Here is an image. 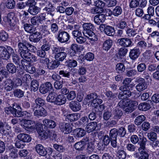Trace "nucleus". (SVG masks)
<instances>
[{"label":"nucleus","instance_id":"c03bdc74","mask_svg":"<svg viewBox=\"0 0 159 159\" xmlns=\"http://www.w3.org/2000/svg\"><path fill=\"white\" fill-rule=\"evenodd\" d=\"M146 120V117L143 115H140L137 116L134 120L135 124L139 125Z\"/></svg>","mask_w":159,"mask_h":159},{"label":"nucleus","instance_id":"f8f14e48","mask_svg":"<svg viewBox=\"0 0 159 159\" xmlns=\"http://www.w3.org/2000/svg\"><path fill=\"white\" fill-rule=\"evenodd\" d=\"M118 44L121 46L125 47H131L132 46V42L131 39L128 38H122L117 40Z\"/></svg>","mask_w":159,"mask_h":159},{"label":"nucleus","instance_id":"c85d7f7f","mask_svg":"<svg viewBox=\"0 0 159 159\" xmlns=\"http://www.w3.org/2000/svg\"><path fill=\"white\" fill-rule=\"evenodd\" d=\"M67 56V54L64 52V51H62L56 54L54 56V58L57 61H63Z\"/></svg>","mask_w":159,"mask_h":159},{"label":"nucleus","instance_id":"f03ea898","mask_svg":"<svg viewBox=\"0 0 159 159\" xmlns=\"http://www.w3.org/2000/svg\"><path fill=\"white\" fill-rule=\"evenodd\" d=\"M28 43L24 40L18 43V52L22 58H27L30 54V52H28Z\"/></svg>","mask_w":159,"mask_h":159},{"label":"nucleus","instance_id":"2eb2a0df","mask_svg":"<svg viewBox=\"0 0 159 159\" xmlns=\"http://www.w3.org/2000/svg\"><path fill=\"white\" fill-rule=\"evenodd\" d=\"M69 106L70 109L74 112L80 111L81 108L80 104L76 101H72L69 104Z\"/></svg>","mask_w":159,"mask_h":159},{"label":"nucleus","instance_id":"f257e3e1","mask_svg":"<svg viewBox=\"0 0 159 159\" xmlns=\"http://www.w3.org/2000/svg\"><path fill=\"white\" fill-rule=\"evenodd\" d=\"M83 27L84 30L82 32L84 36L90 40V43H93L98 40L97 36L93 31L94 28L93 25L91 23H84Z\"/></svg>","mask_w":159,"mask_h":159},{"label":"nucleus","instance_id":"864d4df0","mask_svg":"<svg viewBox=\"0 0 159 159\" xmlns=\"http://www.w3.org/2000/svg\"><path fill=\"white\" fill-rule=\"evenodd\" d=\"M117 156L120 159H125L126 153L123 149H120L117 152Z\"/></svg>","mask_w":159,"mask_h":159},{"label":"nucleus","instance_id":"49530a36","mask_svg":"<svg viewBox=\"0 0 159 159\" xmlns=\"http://www.w3.org/2000/svg\"><path fill=\"white\" fill-rule=\"evenodd\" d=\"M75 131L76 133L75 134L77 138L82 137L85 134L86 132L85 130L81 128H77Z\"/></svg>","mask_w":159,"mask_h":159},{"label":"nucleus","instance_id":"e2e57ef3","mask_svg":"<svg viewBox=\"0 0 159 159\" xmlns=\"http://www.w3.org/2000/svg\"><path fill=\"white\" fill-rule=\"evenodd\" d=\"M52 50L53 53L55 54L62 51H65V48L63 47H59L57 46H53L52 48Z\"/></svg>","mask_w":159,"mask_h":159},{"label":"nucleus","instance_id":"338daca9","mask_svg":"<svg viewBox=\"0 0 159 159\" xmlns=\"http://www.w3.org/2000/svg\"><path fill=\"white\" fill-rule=\"evenodd\" d=\"M125 69L124 65L122 63H119L116 65V70L119 73H121L124 72Z\"/></svg>","mask_w":159,"mask_h":159},{"label":"nucleus","instance_id":"c756f323","mask_svg":"<svg viewBox=\"0 0 159 159\" xmlns=\"http://www.w3.org/2000/svg\"><path fill=\"white\" fill-rule=\"evenodd\" d=\"M60 62L59 61L56 60L52 61L51 62H48L47 63V67L49 70H53L57 68L60 64Z\"/></svg>","mask_w":159,"mask_h":159},{"label":"nucleus","instance_id":"5fc2aeb1","mask_svg":"<svg viewBox=\"0 0 159 159\" xmlns=\"http://www.w3.org/2000/svg\"><path fill=\"white\" fill-rule=\"evenodd\" d=\"M122 12V10L120 6H117L112 11L113 14L115 16H117L120 15Z\"/></svg>","mask_w":159,"mask_h":159},{"label":"nucleus","instance_id":"4d7b16f0","mask_svg":"<svg viewBox=\"0 0 159 159\" xmlns=\"http://www.w3.org/2000/svg\"><path fill=\"white\" fill-rule=\"evenodd\" d=\"M7 7L9 9L14 8L16 6V2L14 0H7L6 4Z\"/></svg>","mask_w":159,"mask_h":159},{"label":"nucleus","instance_id":"6e6d98bb","mask_svg":"<svg viewBox=\"0 0 159 159\" xmlns=\"http://www.w3.org/2000/svg\"><path fill=\"white\" fill-rule=\"evenodd\" d=\"M84 143L81 141L75 143L74 147L77 150L82 151L84 149Z\"/></svg>","mask_w":159,"mask_h":159},{"label":"nucleus","instance_id":"a19ab883","mask_svg":"<svg viewBox=\"0 0 159 159\" xmlns=\"http://www.w3.org/2000/svg\"><path fill=\"white\" fill-rule=\"evenodd\" d=\"M39 84L38 81L35 80H33L30 84V88L31 91H36L39 89Z\"/></svg>","mask_w":159,"mask_h":159},{"label":"nucleus","instance_id":"a211bd4d","mask_svg":"<svg viewBox=\"0 0 159 159\" xmlns=\"http://www.w3.org/2000/svg\"><path fill=\"white\" fill-rule=\"evenodd\" d=\"M17 139L24 143L30 142L31 138L29 134L25 133H20L17 136Z\"/></svg>","mask_w":159,"mask_h":159},{"label":"nucleus","instance_id":"de8ad7c7","mask_svg":"<svg viewBox=\"0 0 159 159\" xmlns=\"http://www.w3.org/2000/svg\"><path fill=\"white\" fill-rule=\"evenodd\" d=\"M136 32V30L128 27H127L126 31V34L128 37H130L134 36L137 34Z\"/></svg>","mask_w":159,"mask_h":159},{"label":"nucleus","instance_id":"9b49d317","mask_svg":"<svg viewBox=\"0 0 159 159\" xmlns=\"http://www.w3.org/2000/svg\"><path fill=\"white\" fill-rule=\"evenodd\" d=\"M139 139L138 143L139 145V147L138 149V150L139 152H142V151H145V149L147 139L143 135H139Z\"/></svg>","mask_w":159,"mask_h":159},{"label":"nucleus","instance_id":"f3484780","mask_svg":"<svg viewBox=\"0 0 159 159\" xmlns=\"http://www.w3.org/2000/svg\"><path fill=\"white\" fill-rule=\"evenodd\" d=\"M8 150L9 151V157L12 158H16L18 157V150L12 145H10L8 147Z\"/></svg>","mask_w":159,"mask_h":159},{"label":"nucleus","instance_id":"393cba45","mask_svg":"<svg viewBox=\"0 0 159 159\" xmlns=\"http://www.w3.org/2000/svg\"><path fill=\"white\" fill-rule=\"evenodd\" d=\"M97 127V123L96 122L93 121L88 123L85 128L86 131L88 133H90L94 131Z\"/></svg>","mask_w":159,"mask_h":159},{"label":"nucleus","instance_id":"dca6fc26","mask_svg":"<svg viewBox=\"0 0 159 159\" xmlns=\"http://www.w3.org/2000/svg\"><path fill=\"white\" fill-rule=\"evenodd\" d=\"M141 51L139 48L137 47L134 48L132 49L131 50L129 54V56L130 58L133 60H135L139 56Z\"/></svg>","mask_w":159,"mask_h":159},{"label":"nucleus","instance_id":"1a4fd4ad","mask_svg":"<svg viewBox=\"0 0 159 159\" xmlns=\"http://www.w3.org/2000/svg\"><path fill=\"white\" fill-rule=\"evenodd\" d=\"M135 82L138 83L136 86V89L138 91H143L147 88V85L144 79L141 78H137Z\"/></svg>","mask_w":159,"mask_h":159},{"label":"nucleus","instance_id":"69168bd1","mask_svg":"<svg viewBox=\"0 0 159 159\" xmlns=\"http://www.w3.org/2000/svg\"><path fill=\"white\" fill-rule=\"evenodd\" d=\"M55 95L54 93L51 92L48 94L47 98V100L48 102H54L55 104L56 98L55 97Z\"/></svg>","mask_w":159,"mask_h":159},{"label":"nucleus","instance_id":"20e7f679","mask_svg":"<svg viewBox=\"0 0 159 159\" xmlns=\"http://www.w3.org/2000/svg\"><path fill=\"white\" fill-rule=\"evenodd\" d=\"M57 38L61 43H67L70 39V35L67 32L60 30L57 34Z\"/></svg>","mask_w":159,"mask_h":159},{"label":"nucleus","instance_id":"4be33fe9","mask_svg":"<svg viewBox=\"0 0 159 159\" xmlns=\"http://www.w3.org/2000/svg\"><path fill=\"white\" fill-rule=\"evenodd\" d=\"M36 109L34 111V115L38 117L39 116H45L47 114L46 110L43 107Z\"/></svg>","mask_w":159,"mask_h":159},{"label":"nucleus","instance_id":"473e14b6","mask_svg":"<svg viewBox=\"0 0 159 159\" xmlns=\"http://www.w3.org/2000/svg\"><path fill=\"white\" fill-rule=\"evenodd\" d=\"M23 26L25 30L28 33L31 34L35 31V28L30 24H25L23 25Z\"/></svg>","mask_w":159,"mask_h":159},{"label":"nucleus","instance_id":"72a5a7b5","mask_svg":"<svg viewBox=\"0 0 159 159\" xmlns=\"http://www.w3.org/2000/svg\"><path fill=\"white\" fill-rule=\"evenodd\" d=\"M12 115L16 117L17 115L21 111L20 106L17 103H14L12 105Z\"/></svg>","mask_w":159,"mask_h":159},{"label":"nucleus","instance_id":"774afa93","mask_svg":"<svg viewBox=\"0 0 159 159\" xmlns=\"http://www.w3.org/2000/svg\"><path fill=\"white\" fill-rule=\"evenodd\" d=\"M121 99L118 103L119 106L121 108H126L128 105V102L126 101V99Z\"/></svg>","mask_w":159,"mask_h":159},{"label":"nucleus","instance_id":"ddd939ff","mask_svg":"<svg viewBox=\"0 0 159 159\" xmlns=\"http://www.w3.org/2000/svg\"><path fill=\"white\" fill-rule=\"evenodd\" d=\"M59 128L65 134H69L72 131L71 125L69 123L65 124L62 123H60Z\"/></svg>","mask_w":159,"mask_h":159},{"label":"nucleus","instance_id":"bb28decb","mask_svg":"<svg viewBox=\"0 0 159 159\" xmlns=\"http://www.w3.org/2000/svg\"><path fill=\"white\" fill-rule=\"evenodd\" d=\"M106 19L105 15L101 14L96 15L94 18V21L96 24L100 25L101 23L103 22Z\"/></svg>","mask_w":159,"mask_h":159},{"label":"nucleus","instance_id":"bf43d9fd","mask_svg":"<svg viewBox=\"0 0 159 159\" xmlns=\"http://www.w3.org/2000/svg\"><path fill=\"white\" fill-rule=\"evenodd\" d=\"M117 133L118 136L120 137H123L125 135L126 133V131L124 127H121L118 130L117 129Z\"/></svg>","mask_w":159,"mask_h":159},{"label":"nucleus","instance_id":"4468645a","mask_svg":"<svg viewBox=\"0 0 159 159\" xmlns=\"http://www.w3.org/2000/svg\"><path fill=\"white\" fill-rule=\"evenodd\" d=\"M138 104V102L136 101H129L127 108L125 109V112L127 113L131 112L137 108Z\"/></svg>","mask_w":159,"mask_h":159},{"label":"nucleus","instance_id":"7ed1b4c3","mask_svg":"<svg viewBox=\"0 0 159 159\" xmlns=\"http://www.w3.org/2000/svg\"><path fill=\"white\" fill-rule=\"evenodd\" d=\"M20 123L25 130L29 131L35 128L36 125L35 121L26 119L22 120L20 121Z\"/></svg>","mask_w":159,"mask_h":159},{"label":"nucleus","instance_id":"5701e85b","mask_svg":"<svg viewBox=\"0 0 159 159\" xmlns=\"http://www.w3.org/2000/svg\"><path fill=\"white\" fill-rule=\"evenodd\" d=\"M55 101V104L61 105L64 104L66 102V99L64 95L60 94L56 98Z\"/></svg>","mask_w":159,"mask_h":159},{"label":"nucleus","instance_id":"9d476101","mask_svg":"<svg viewBox=\"0 0 159 159\" xmlns=\"http://www.w3.org/2000/svg\"><path fill=\"white\" fill-rule=\"evenodd\" d=\"M53 88L52 84L50 82H48L44 84H41L39 87V90L41 93L45 94L50 91Z\"/></svg>","mask_w":159,"mask_h":159},{"label":"nucleus","instance_id":"0eeeda50","mask_svg":"<svg viewBox=\"0 0 159 159\" xmlns=\"http://www.w3.org/2000/svg\"><path fill=\"white\" fill-rule=\"evenodd\" d=\"M118 136L117 129L113 128L111 129L109 133V136L111 139V146L114 148L117 146V137Z\"/></svg>","mask_w":159,"mask_h":159},{"label":"nucleus","instance_id":"8fccbe9b","mask_svg":"<svg viewBox=\"0 0 159 159\" xmlns=\"http://www.w3.org/2000/svg\"><path fill=\"white\" fill-rule=\"evenodd\" d=\"M25 92L20 89H15L13 92L14 96L18 98H22L24 95Z\"/></svg>","mask_w":159,"mask_h":159},{"label":"nucleus","instance_id":"423d86ee","mask_svg":"<svg viewBox=\"0 0 159 159\" xmlns=\"http://www.w3.org/2000/svg\"><path fill=\"white\" fill-rule=\"evenodd\" d=\"M46 19L45 15L44 14L33 17L30 19L31 24L34 25H38L39 24H42Z\"/></svg>","mask_w":159,"mask_h":159},{"label":"nucleus","instance_id":"79ce46f5","mask_svg":"<svg viewBox=\"0 0 159 159\" xmlns=\"http://www.w3.org/2000/svg\"><path fill=\"white\" fill-rule=\"evenodd\" d=\"M104 94L108 98V100H114L117 96V93H114L111 91H106Z\"/></svg>","mask_w":159,"mask_h":159},{"label":"nucleus","instance_id":"cd10ccee","mask_svg":"<svg viewBox=\"0 0 159 159\" xmlns=\"http://www.w3.org/2000/svg\"><path fill=\"white\" fill-rule=\"evenodd\" d=\"M131 93L129 90H124L119 93L118 97L119 99H126L130 97Z\"/></svg>","mask_w":159,"mask_h":159},{"label":"nucleus","instance_id":"ea45409f","mask_svg":"<svg viewBox=\"0 0 159 159\" xmlns=\"http://www.w3.org/2000/svg\"><path fill=\"white\" fill-rule=\"evenodd\" d=\"M114 118L115 119L118 120L121 118L123 113L122 111L118 108L115 109L114 111Z\"/></svg>","mask_w":159,"mask_h":159},{"label":"nucleus","instance_id":"6ab92c4d","mask_svg":"<svg viewBox=\"0 0 159 159\" xmlns=\"http://www.w3.org/2000/svg\"><path fill=\"white\" fill-rule=\"evenodd\" d=\"M14 86V82L11 79H7L4 82V89L7 91H11Z\"/></svg>","mask_w":159,"mask_h":159},{"label":"nucleus","instance_id":"052dcab7","mask_svg":"<svg viewBox=\"0 0 159 159\" xmlns=\"http://www.w3.org/2000/svg\"><path fill=\"white\" fill-rule=\"evenodd\" d=\"M67 63L68 67L70 68L75 67L77 65V62L76 60L74 59H69L66 61Z\"/></svg>","mask_w":159,"mask_h":159},{"label":"nucleus","instance_id":"39448f33","mask_svg":"<svg viewBox=\"0 0 159 159\" xmlns=\"http://www.w3.org/2000/svg\"><path fill=\"white\" fill-rule=\"evenodd\" d=\"M4 20L5 22L12 27L14 26L18 21V19L15 16L14 13L13 12L8 13L7 16H5Z\"/></svg>","mask_w":159,"mask_h":159},{"label":"nucleus","instance_id":"a878e982","mask_svg":"<svg viewBox=\"0 0 159 159\" xmlns=\"http://www.w3.org/2000/svg\"><path fill=\"white\" fill-rule=\"evenodd\" d=\"M35 149L36 152L40 155L45 156L46 155L47 151L42 145L40 144L37 145L36 146Z\"/></svg>","mask_w":159,"mask_h":159},{"label":"nucleus","instance_id":"680f3d73","mask_svg":"<svg viewBox=\"0 0 159 159\" xmlns=\"http://www.w3.org/2000/svg\"><path fill=\"white\" fill-rule=\"evenodd\" d=\"M41 32L42 34L44 36H46L50 34L48 27L46 25H42Z\"/></svg>","mask_w":159,"mask_h":159},{"label":"nucleus","instance_id":"e433bc0d","mask_svg":"<svg viewBox=\"0 0 159 159\" xmlns=\"http://www.w3.org/2000/svg\"><path fill=\"white\" fill-rule=\"evenodd\" d=\"M39 11L40 8L35 5L33 6L29 7L28 10V12L33 15H37Z\"/></svg>","mask_w":159,"mask_h":159},{"label":"nucleus","instance_id":"aec40b11","mask_svg":"<svg viewBox=\"0 0 159 159\" xmlns=\"http://www.w3.org/2000/svg\"><path fill=\"white\" fill-rule=\"evenodd\" d=\"M29 36L30 40L33 42L37 43L39 42L42 38L40 36V33L38 32H34Z\"/></svg>","mask_w":159,"mask_h":159},{"label":"nucleus","instance_id":"2f4dec72","mask_svg":"<svg viewBox=\"0 0 159 159\" xmlns=\"http://www.w3.org/2000/svg\"><path fill=\"white\" fill-rule=\"evenodd\" d=\"M113 43L112 41L110 39L105 40L103 43L102 48L103 50L107 51L111 47Z\"/></svg>","mask_w":159,"mask_h":159},{"label":"nucleus","instance_id":"4c0bfd02","mask_svg":"<svg viewBox=\"0 0 159 159\" xmlns=\"http://www.w3.org/2000/svg\"><path fill=\"white\" fill-rule=\"evenodd\" d=\"M6 68L9 73L12 74L15 73L17 70L15 66L12 63H8L6 66Z\"/></svg>","mask_w":159,"mask_h":159},{"label":"nucleus","instance_id":"09e8293b","mask_svg":"<svg viewBox=\"0 0 159 159\" xmlns=\"http://www.w3.org/2000/svg\"><path fill=\"white\" fill-rule=\"evenodd\" d=\"M59 74L61 77L69 79L70 78V73L66 70H61L59 71Z\"/></svg>","mask_w":159,"mask_h":159},{"label":"nucleus","instance_id":"603ef678","mask_svg":"<svg viewBox=\"0 0 159 159\" xmlns=\"http://www.w3.org/2000/svg\"><path fill=\"white\" fill-rule=\"evenodd\" d=\"M111 111L110 110H105L103 114V118L105 121L108 120L112 116Z\"/></svg>","mask_w":159,"mask_h":159},{"label":"nucleus","instance_id":"13d9d810","mask_svg":"<svg viewBox=\"0 0 159 159\" xmlns=\"http://www.w3.org/2000/svg\"><path fill=\"white\" fill-rule=\"evenodd\" d=\"M50 30L51 32L53 34L58 33L59 31L58 26L57 23H52L50 27Z\"/></svg>","mask_w":159,"mask_h":159},{"label":"nucleus","instance_id":"f704fd0d","mask_svg":"<svg viewBox=\"0 0 159 159\" xmlns=\"http://www.w3.org/2000/svg\"><path fill=\"white\" fill-rule=\"evenodd\" d=\"M151 107V105L149 103L144 102L140 103L138 107L140 110L146 111L149 109Z\"/></svg>","mask_w":159,"mask_h":159},{"label":"nucleus","instance_id":"7c9ffc66","mask_svg":"<svg viewBox=\"0 0 159 159\" xmlns=\"http://www.w3.org/2000/svg\"><path fill=\"white\" fill-rule=\"evenodd\" d=\"M44 125L47 127L53 128L56 126V124L54 121L49 119H45L43 121Z\"/></svg>","mask_w":159,"mask_h":159},{"label":"nucleus","instance_id":"37998d69","mask_svg":"<svg viewBox=\"0 0 159 159\" xmlns=\"http://www.w3.org/2000/svg\"><path fill=\"white\" fill-rule=\"evenodd\" d=\"M137 46L141 52L145 49L147 47V44L146 42L142 40L139 42L137 44Z\"/></svg>","mask_w":159,"mask_h":159},{"label":"nucleus","instance_id":"b1692460","mask_svg":"<svg viewBox=\"0 0 159 159\" xmlns=\"http://www.w3.org/2000/svg\"><path fill=\"white\" fill-rule=\"evenodd\" d=\"M35 103L33 105V110L35 109L40 108V107H42L45 104V101L42 98H37L35 100Z\"/></svg>","mask_w":159,"mask_h":159},{"label":"nucleus","instance_id":"c9c22d12","mask_svg":"<svg viewBox=\"0 0 159 159\" xmlns=\"http://www.w3.org/2000/svg\"><path fill=\"white\" fill-rule=\"evenodd\" d=\"M67 118L70 122L77 120L80 117V115L77 113L69 114L67 115Z\"/></svg>","mask_w":159,"mask_h":159},{"label":"nucleus","instance_id":"3c124183","mask_svg":"<svg viewBox=\"0 0 159 159\" xmlns=\"http://www.w3.org/2000/svg\"><path fill=\"white\" fill-rule=\"evenodd\" d=\"M98 97V95L95 93H91L88 94L85 98L87 102H90L94 99H97Z\"/></svg>","mask_w":159,"mask_h":159},{"label":"nucleus","instance_id":"412c9836","mask_svg":"<svg viewBox=\"0 0 159 159\" xmlns=\"http://www.w3.org/2000/svg\"><path fill=\"white\" fill-rule=\"evenodd\" d=\"M10 57L9 52L6 48L3 46H0V57L4 60H8Z\"/></svg>","mask_w":159,"mask_h":159},{"label":"nucleus","instance_id":"a18cd8bd","mask_svg":"<svg viewBox=\"0 0 159 159\" xmlns=\"http://www.w3.org/2000/svg\"><path fill=\"white\" fill-rule=\"evenodd\" d=\"M32 116L31 115L26 111H21L17 115V117H22L25 119H30Z\"/></svg>","mask_w":159,"mask_h":159},{"label":"nucleus","instance_id":"58836bf2","mask_svg":"<svg viewBox=\"0 0 159 159\" xmlns=\"http://www.w3.org/2000/svg\"><path fill=\"white\" fill-rule=\"evenodd\" d=\"M103 144L102 145V147L100 149L103 150L105 148V146H107L111 142V139L110 138L109 136L108 135H105L103 137Z\"/></svg>","mask_w":159,"mask_h":159},{"label":"nucleus","instance_id":"6e6552de","mask_svg":"<svg viewBox=\"0 0 159 159\" xmlns=\"http://www.w3.org/2000/svg\"><path fill=\"white\" fill-rule=\"evenodd\" d=\"M100 30H104V32L107 35L112 36L115 34V30L113 27L110 26H106L104 24H101L99 27Z\"/></svg>","mask_w":159,"mask_h":159},{"label":"nucleus","instance_id":"0e129e2a","mask_svg":"<svg viewBox=\"0 0 159 159\" xmlns=\"http://www.w3.org/2000/svg\"><path fill=\"white\" fill-rule=\"evenodd\" d=\"M67 95L66 98L68 100L70 101L74 100L76 97V93L74 91H69Z\"/></svg>","mask_w":159,"mask_h":159}]
</instances>
